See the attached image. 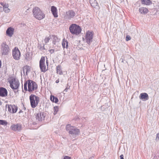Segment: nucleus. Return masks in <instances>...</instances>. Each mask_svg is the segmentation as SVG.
Here are the masks:
<instances>
[{
  "instance_id": "obj_1",
  "label": "nucleus",
  "mask_w": 159,
  "mask_h": 159,
  "mask_svg": "<svg viewBox=\"0 0 159 159\" xmlns=\"http://www.w3.org/2000/svg\"><path fill=\"white\" fill-rule=\"evenodd\" d=\"M66 129L69 134H71L74 137L78 135L80 132L79 129L75 126H71L70 124H68L66 125Z\"/></svg>"
},
{
  "instance_id": "obj_2",
  "label": "nucleus",
  "mask_w": 159,
  "mask_h": 159,
  "mask_svg": "<svg viewBox=\"0 0 159 159\" xmlns=\"http://www.w3.org/2000/svg\"><path fill=\"white\" fill-rule=\"evenodd\" d=\"M33 12L34 16L38 20H42L45 17V14L38 7H35L33 8Z\"/></svg>"
},
{
  "instance_id": "obj_3",
  "label": "nucleus",
  "mask_w": 159,
  "mask_h": 159,
  "mask_svg": "<svg viewBox=\"0 0 159 159\" xmlns=\"http://www.w3.org/2000/svg\"><path fill=\"white\" fill-rule=\"evenodd\" d=\"M29 98L31 107L32 108H35L39 102V98L34 94H31Z\"/></svg>"
},
{
  "instance_id": "obj_4",
  "label": "nucleus",
  "mask_w": 159,
  "mask_h": 159,
  "mask_svg": "<svg viewBox=\"0 0 159 159\" xmlns=\"http://www.w3.org/2000/svg\"><path fill=\"white\" fill-rule=\"evenodd\" d=\"M69 30L72 34L77 35L81 33V29L79 26L75 24H72L70 26Z\"/></svg>"
},
{
  "instance_id": "obj_5",
  "label": "nucleus",
  "mask_w": 159,
  "mask_h": 159,
  "mask_svg": "<svg viewBox=\"0 0 159 159\" xmlns=\"http://www.w3.org/2000/svg\"><path fill=\"white\" fill-rule=\"evenodd\" d=\"M9 83L10 87L13 90L18 89L20 85L18 80L14 77L11 79L9 81Z\"/></svg>"
},
{
  "instance_id": "obj_6",
  "label": "nucleus",
  "mask_w": 159,
  "mask_h": 159,
  "mask_svg": "<svg viewBox=\"0 0 159 159\" xmlns=\"http://www.w3.org/2000/svg\"><path fill=\"white\" fill-rule=\"evenodd\" d=\"M28 91L29 92H32L37 89V85L33 81L28 80Z\"/></svg>"
},
{
  "instance_id": "obj_7",
  "label": "nucleus",
  "mask_w": 159,
  "mask_h": 159,
  "mask_svg": "<svg viewBox=\"0 0 159 159\" xmlns=\"http://www.w3.org/2000/svg\"><path fill=\"white\" fill-rule=\"evenodd\" d=\"M1 52L2 55H6L10 50L9 47L7 44L6 42L2 43L1 45Z\"/></svg>"
},
{
  "instance_id": "obj_8",
  "label": "nucleus",
  "mask_w": 159,
  "mask_h": 159,
  "mask_svg": "<svg viewBox=\"0 0 159 159\" xmlns=\"http://www.w3.org/2000/svg\"><path fill=\"white\" fill-rule=\"evenodd\" d=\"M45 58L44 57H42L39 61V67L41 72H45L48 70L46 69L45 63Z\"/></svg>"
},
{
  "instance_id": "obj_9",
  "label": "nucleus",
  "mask_w": 159,
  "mask_h": 159,
  "mask_svg": "<svg viewBox=\"0 0 159 159\" xmlns=\"http://www.w3.org/2000/svg\"><path fill=\"white\" fill-rule=\"evenodd\" d=\"M12 56L13 58L16 60L20 59V53L18 48L16 47L12 50Z\"/></svg>"
},
{
  "instance_id": "obj_10",
  "label": "nucleus",
  "mask_w": 159,
  "mask_h": 159,
  "mask_svg": "<svg viewBox=\"0 0 159 159\" xmlns=\"http://www.w3.org/2000/svg\"><path fill=\"white\" fill-rule=\"evenodd\" d=\"M93 35L91 32L88 31L87 32L85 38L86 39V42L88 44H90V43L92 42L93 39Z\"/></svg>"
},
{
  "instance_id": "obj_11",
  "label": "nucleus",
  "mask_w": 159,
  "mask_h": 159,
  "mask_svg": "<svg viewBox=\"0 0 159 159\" xmlns=\"http://www.w3.org/2000/svg\"><path fill=\"white\" fill-rule=\"evenodd\" d=\"M8 106V111L11 113H16L17 110V107L15 105L6 104V107Z\"/></svg>"
},
{
  "instance_id": "obj_12",
  "label": "nucleus",
  "mask_w": 159,
  "mask_h": 159,
  "mask_svg": "<svg viewBox=\"0 0 159 159\" xmlns=\"http://www.w3.org/2000/svg\"><path fill=\"white\" fill-rule=\"evenodd\" d=\"M75 16V12L72 10H69L66 12L65 17L68 20H70Z\"/></svg>"
},
{
  "instance_id": "obj_13",
  "label": "nucleus",
  "mask_w": 159,
  "mask_h": 159,
  "mask_svg": "<svg viewBox=\"0 0 159 159\" xmlns=\"http://www.w3.org/2000/svg\"><path fill=\"white\" fill-rule=\"evenodd\" d=\"M10 128L11 130L15 131H20L21 129V125L19 124L16 125L13 124Z\"/></svg>"
},
{
  "instance_id": "obj_14",
  "label": "nucleus",
  "mask_w": 159,
  "mask_h": 159,
  "mask_svg": "<svg viewBox=\"0 0 159 159\" xmlns=\"http://www.w3.org/2000/svg\"><path fill=\"white\" fill-rule=\"evenodd\" d=\"M45 116L43 112H39L38 113L35 115V118L36 120L38 121H42L44 119Z\"/></svg>"
},
{
  "instance_id": "obj_15",
  "label": "nucleus",
  "mask_w": 159,
  "mask_h": 159,
  "mask_svg": "<svg viewBox=\"0 0 159 159\" xmlns=\"http://www.w3.org/2000/svg\"><path fill=\"white\" fill-rule=\"evenodd\" d=\"M7 95V91L6 89L4 88L0 87V96L5 97Z\"/></svg>"
},
{
  "instance_id": "obj_16",
  "label": "nucleus",
  "mask_w": 159,
  "mask_h": 159,
  "mask_svg": "<svg viewBox=\"0 0 159 159\" xmlns=\"http://www.w3.org/2000/svg\"><path fill=\"white\" fill-rule=\"evenodd\" d=\"M52 43L54 45L58 46V45L59 42L60 40V39H58L56 36L55 35H52Z\"/></svg>"
},
{
  "instance_id": "obj_17",
  "label": "nucleus",
  "mask_w": 159,
  "mask_h": 159,
  "mask_svg": "<svg viewBox=\"0 0 159 159\" xmlns=\"http://www.w3.org/2000/svg\"><path fill=\"white\" fill-rule=\"evenodd\" d=\"M139 98L140 99L143 101L148 100L149 98L148 94L145 93H141L139 96Z\"/></svg>"
},
{
  "instance_id": "obj_18",
  "label": "nucleus",
  "mask_w": 159,
  "mask_h": 159,
  "mask_svg": "<svg viewBox=\"0 0 159 159\" xmlns=\"http://www.w3.org/2000/svg\"><path fill=\"white\" fill-rule=\"evenodd\" d=\"M51 11L54 16L55 17H57L58 16L57 8L54 6H52L51 7Z\"/></svg>"
},
{
  "instance_id": "obj_19",
  "label": "nucleus",
  "mask_w": 159,
  "mask_h": 159,
  "mask_svg": "<svg viewBox=\"0 0 159 159\" xmlns=\"http://www.w3.org/2000/svg\"><path fill=\"white\" fill-rule=\"evenodd\" d=\"M14 29L11 27L8 28L6 31V34L8 36L11 37L13 34Z\"/></svg>"
},
{
  "instance_id": "obj_20",
  "label": "nucleus",
  "mask_w": 159,
  "mask_h": 159,
  "mask_svg": "<svg viewBox=\"0 0 159 159\" xmlns=\"http://www.w3.org/2000/svg\"><path fill=\"white\" fill-rule=\"evenodd\" d=\"M139 12L142 14H145L148 11L147 8L144 7H141L139 9Z\"/></svg>"
},
{
  "instance_id": "obj_21",
  "label": "nucleus",
  "mask_w": 159,
  "mask_h": 159,
  "mask_svg": "<svg viewBox=\"0 0 159 159\" xmlns=\"http://www.w3.org/2000/svg\"><path fill=\"white\" fill-rule=\"evenodd\" d=\"M142 3L147 5H149L152 3V1L150 0H141Z\"/></svg>"
},
{
  "instance_id": "obj_22",
  "label": "nucleus",
  "mask_w": 159,
  "mask_h": 159,
  "mask_svg": "<svg viewBox=\"0 0 159 159\" xmlns=\"http://www.w3.org/2000/svg\"><path fill=\"white\" fill-rule=\"evenodd\" d=\"M90 3L92 7H96L98 5V3L96 0H90Z\"/></svg>"
},
{
  "instance_id": "obj_23",
  "label": "nucleus",
  "mask_w": 159,
  "mask_h": 159,
  "mask_svg": "<svg viewBox=\"0 0 159 159\" xmlns=\"http://www.w3.org/2000/svg\"><path fill=\"white\" fill-rule=\"evenodd\" d=\"M90 3L92 7H96L98 5V3L96 0H90Z\"/></svg>"
},
{
  "instance_id": "obj_24",
  "label": "nucleus",
  "mask_w": 159,
  "mask_h": 159,
  "mask_svg": "<svg viewBox=\"0 0 159 159\" xmlns=\"http://www.w3.org/2000/svg\"><path fill=\"white\" fill-rule=\"evenodd\" d=\"M57 73L60 75L62 74V72L61 70V66L59 65L57 66Z\"/></svg>"
},
{
  "instance_id": "obj_25",
  "label": "nucleus",
  "mask_w": 159,
  "mask_h": 159,
  "mask_svg": "<svg viewBox=\"0 0 159 159\" xmlns=\"http://www.w3.org/2000/svg\"><path fill=\"white\" fill-rule=\"evenodd\" d=\"M50 100L51 101L53 102H55V103H57L58 102V98L57 97H55L54 96H51L50 97Z\"/></svg>"
},
{
  "instance_id": "obj_26",
  "label": "nucleus",
  "mask_w": 159,
  "mask_h": 159,
  "mask_svg": "<svg viewBox=\"0 0 159 159\" xmlns=\"http://www.w3.org/2000/svg\"><path fill=\"white\" fill-rule=\"evenodd\" d=\"M25 59L27 61H29L31 59V57L30 52H27L25 54Z\"/></svg>"
},
{
  "instance_id": "obj_27",
  "label": "nucleus",
  "mask_w": 159,
  "mask_h": 159,
  "mask_svg": "<svg viewBox=\"0 0 159 159\" xmlns=\"http://www.w3.org/2000/svg\"><path fill=\"white\" fill-rule=\"evenodd\" d=\"M38 48L41 50H43L45 49L44 48V44H40L39 45Z\"/></svg>"
},
{
  "instance_id": "obj_28",
  "label": "nucleus",
  "mask_w": 159,
  "mask_h": 159,
  "mask_svg": "<svg viewBox=\"0 0 159 159\" xmlns=\"http://www.w3.org/2000/svg\"><path fill=\"white\" fill-rule=\"evenodd\" d=\"M51 38H52L51 36H49L48 37H46L44 39V41L45 44H46L47 43H48L50 39H51Z\"/></svg>"
},
{
  "instance_id": "obj_29",
  "label": "nucleus",
  "mask_w": 159,
  "mask_h": 159,
  "mask_svg": "<svg viewBox=\"0 0 159 159\" xmlns=\"http://www.w3.org/2000/svg\"><path fill=\"white\" fill-rule=\"evenodd\" d=\"M7 122L5 120H0V124L2 125H6Z\"/></svg>"
},
{
  "instance_id": "obj_30",
  "label": "nucleus",
  "mask_w": 159,
  "mask_h": 159,
  "mask_svg": "<svg viewBox=\"0 0 159 159\" xmlns=\"http://www.w3.org/2000/svg\"><path fill=\"white\" fill-rule=\"evenodd\" d=\"M54 115H55L57 111H58V107L57 106H55L54 107Z\"/></svg>"
},
{
  "instance_id": "obj_31",
  "label": "nucleus",
  "mask_w": 159,
  "mask_h": 159,
  "mask_svg": "<svg viewBox=\"0 0 159 159\" xmlns=\"http://www.w3.org/2000/svg\"><path fill=\"white\" fill-rule=\"evenodd\" d=\"M67 40H66L65 39H63L62 42V45L63 47V48H65V46L66 45L65 41H66Z\"/></svg>"
},
{
  "instance_id": "obj_32",
  "label": "nucleus",
  "mask_w": 159,
  "mask_h": 159,
  "mask_svg": "<svg viewBox=\"0 0 159 159\" xmlns=\"http://www.w3.org/2000/svg\"><path fill=\"white\" fill-rule=\"evenodd\" d=\"M28 81H25L24 84V90L25 91H27V84H28Z\"/></svg>"
},
{
  "instance_id": "obj_33",
  "label": "nucleus",
  "mask_w": 159,
  "mask_h": 159,
  "mask_svg": "<svg viewBox=\"0 0 159 159\" xmlns=\"http://www.w3.org/2000/svg\"><path fill=\"white\" fill-rule=\"evenodd\" d=\"M3 9H4V11L6 13H8L10 11V9L8 8V7H5V8L3 7Z\"/></svg>"
},
{
  "instance_id": "obj_34",
  "label": "nucleus",
  "mask_w": 159,
  "mask_h": 159,
  "mask_svg": "<svg viewBox=\"0 0 159 159\" xmlns=\"http://www.w3.org/2000/svg\"><path fill=\"white\" fill-rule=\"evenodd\" d=\"M69 88H70V86H68V84H67V86L66 87V88L64 90L63 92H66L68 89H69Z\"/></svg>"
},
{
  "instance_id": "obj_35",
  "label": "nucleus",
  "mask_w": 159,
  "mask_h": 159,
  "mask_svg": "<svg viewBox=\"0 0 159 159\" xmlns=\"http://www.w3.org/2000/svg\"><path fill=\"white\" fill-rule=\"evenodd\" d=\"M156 141H157L159 140V133L157 134L156 138Z\"/></svg>"
},
{
  "instance_id": "obj_36",
  "label": "nucleus",
  "mask_w": 159,
  "mask_h": 159,
  "mask_svg": "<svg viewBox=\"0 0 159 159\" xmlns=\"http://www.w3.org/2000/svg\"><path fill=\"white\" fill-rule=\"evenodd\" d=\"M131 39V38L129 35H128L126 36V39L127 41H128L129 40H130Z\"/></svg>"
},
{
  "instance_id": "obj_37",
  "label": "nucleus",
  "mask_w": 159,
  "mask_h": 159,
  "mask_svg": "<svg viewBox=\"0 0 159 159\" xmlns=\"http://www.w3.org/2000/svg\"><path fill=\"white\" fill-rule=\"evenodd\" d=\"M66 43V46H65V48H66V49H67L68 48V42L67 40L66 41H65Z\"/></svg>"
},
{
  "instance_id": "obj_38",
  "label": "nucleus",
  "mask_w": 159,
  "mask_h": 159,
  "mask_svg": "<svg viewBox=\"0 0 159 159\" xmlns=\"http://www.w3.org/2000/svg\"><path fill=\"white\" fill-rule=\"evenodd\" d=\"M49 52L51 54H52L54 52V49H50L49 50Z\"/></svg>"
},
{
  "instance_id": "obj_39",
  "label": "nucleus",
  "mask_w": 159,
  "mask_h": 159,
  "mask_svg": "<svg viewBox=\"0 0 159 159\" xmlns=\"http://www.w3.org/2000/svg\"><path fill=\"white\" fill-rule=\"evenodd\" d=\"M63 159H71V157H69L67 156H65L64 157Z\"/></svg>"
},
{
  "instance_id": "obj_40",
  "label": "nucleus",
  "mask_w": 159,
  "mask_h": 159,
  "mask_svg": "<svg viewBox=\"0 0 159 159\" xmlns=\"http://www.w3.org/2000/svg\"><path fill=\"white\" fill-rule=\"evenodd\" d=\"M9 7V5L8 4H5L4 6H3V7L5 8V7Z\"/></svg>"
},
{
  "instance_id": "obj_41",
  "label": "nucleus",
  "mask_w": 159,
  "mask_h": 159,
  "mask_svg": "<svg viewBox=\"0 0 159 159\" xmlns=\"http://www.w3.org/2000/svg\"><path fill=\"white\" fill-rule=\"evenodd\" d=\"M120 159H124V156L122 154L120 156Z\"/></svg>"
},
{
  "instance_id": "obj_42",
  "label": "nucleus",
  "mask_w": 159,
  "mask_h": 159,
  "mask_svg": "<svg viewBox=\"0 0 159 159\" xmlns=\"http://www.w3.org/2000/svg\"><path fill=\"white\" fill-rule=\"evenodd\" d=\"M3 11H4V9H3V7H0V11L2 12Z\"/></svg>"
},
{
  "instance_id": "obj_43",
  "label": "nucleus",
  "mask_w": 159,
  "mask_h": 159,
  "mask_svg": "<svg viewBox=\"0 0 159 159\" xmlns=\"http://www.w3.org/2000/svg\"><path fill=\"white\" fill-rule=\"evenodd\" d=\"M46 63L47 66H48V60H46Z\"/></svg>"
},
{
  "instance_id": "obj_44",
  "label": "nucleus",
  "mask_w": 159,
  "mask_h": 159,
  "mask_svg": "<svg viewBox=\"0 0 159 159\" xmlns=\"http://www.w3.org/2000/svg\"><path fill=\"white\" fill-rule=\"evenodd\" d=\"M59 79H58V80H57L56 81V83H58L59 82Z\"/></svg>"
},
{
  "instance_id": "obj_45",
  "label": "nucleus",
  "mask_w": 159,
  "mask_h": 159,
  "mask_svg": "<svg viewBox=\"0 0 159 159\" xmlns=\"http://www.w3.org/2000/svg\"><path fill=\"white\" fill-rule=\"evenodd\" d=\"M0 4L3 7L4 5V4L2 2H0Z\"/></svg>"
},
{
  "instance_id": "obj_46",
  "label": "nucleus",
  "mask_w": 159,
  "mask_h": 159,
  "mask_svg": "<svg viewBox=\"0 0 159 159\" xmlns=\"http://www.w3.org/2000/svg\"><path fill=\"white\" fill-rule=\"evenodd\" d=\"M1 61L0 60V68H1Z\"/></svg>"
},
{
  "instance_id": "obj_47",
  "label": "nucleus",
  "mask_w": 159,
  "mask_h": 159,
  "mask_svg": "<svg viewBox=\"0 0 159 159\" xmlns=\"http://www.w3.org/2000/svg\"><path fill=\"white\" fill-rule=\"evenodd\" d=\"M29 67V66H26V69H27L28 70Z\"/></svg>"
},
{
  "instance_id": "obj_48",
  "label": "nucleus",
  "mask_w": 159,
  "mask_h": 159,
  "mask_svg": "<svg viewBox=\"0 0 159 159\" xmlns=\"http://www.w3.org/2000/svg\"><path fill=\"white\" fill-rule=\"evenodd\" d=\"M121 59L122 60L121 62L123 63L124 62V60H123V59H121Z\"/></svg>"
},
{
  "instance_id": "obj_49",
  "label": "nucleus",
  "mask_w": 159,
  "mask_h": 159,
  "mask_svg": "<svg viewBox=\"0 0 159 159\" xmlns=\"http://www.w3.org/2000/svg\"><path fill=\"white\" fill-rule=\"evenodd\" d=\"M2 102L0 100V105H1L2 104Z\"/></svg>"
}]
</instances>
